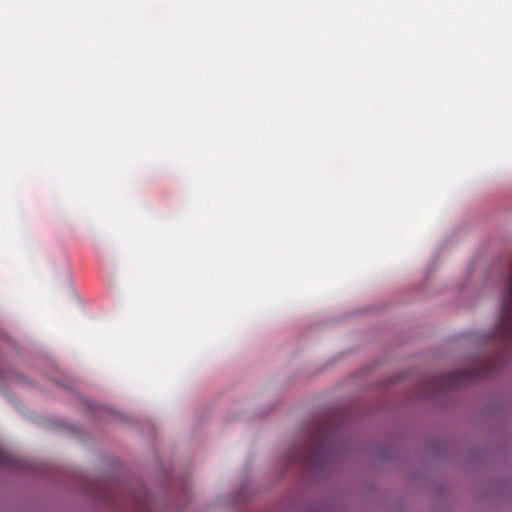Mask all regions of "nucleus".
I'll return each instance as SVG.
<instances>
[{
	"instance_id": "f03ea898",
	"label": "nucleus",
	"mask_w": 512,
	"mask_h": 512,
	"mask_svg": "<svg viewBox=\"0 0 512 512\" xmlns=\"http://www.w3.org/2000/svg\"><path fill=\"white\" fill-rule=\"evenodd\" d=\"M320 441L321 435L320 432H317V435L315 436V447L309 448V450L306 452L301 451L300 453H297V455L292 456V462L300 463L302 465H306L311 462V458L313 457V454L316 453V450L320 445Z\"/></svg>"
},
{
	"instance_id": "f257e3e1",
	"label": "nucleus",
	"mask_w": 512,
	"mask_h": 512,
	"mask_svg": "<svg viewBox=\"0 0 512 512\" xmlns=\"http://www.w3.org/2000/svg\"><path fill=\"white\" fill-rule=\"evenodd\" d=\"M483 376L484 372L481 369L452 371L440 377L439 385L449 389L458 388L465 385L467 382L479 379Z\"/></svg>"
},
{
	"instance_id": "7ed1b4c3",
	"label": "nucleus",
	"mask_w": 512,
	"mask_h": 512,
	"mask_svg": "<svg viewBox=\"0 0 512 512\" xmlns=\"http://www.w3.org/2000/svg\"><path fill=\"white\" fill-rule=\"evenodd\" d=\"M0 465L6 467H19L20 460L0 446Z\"/></svg>"
},
{
	"instance_id": "20e7f679",
	"label": "nucleus",
	"mask_w": 512,
	"mask_h": 512,
	"mask_svg": "<svg viewBox=\"0 0 512 512\" xmlns=\"http://www.w3.org/2000/svg\"><path fill=\"white\" fill-rule=\"evenodd\" d=\"M133 512H151L150 505L146 500L135 499L133 503Z\"/></svg>"
}]
</instances>
